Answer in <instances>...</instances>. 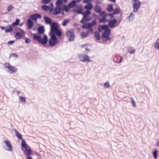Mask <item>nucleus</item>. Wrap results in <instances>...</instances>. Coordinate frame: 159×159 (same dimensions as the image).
Returning <instances> with one entry per match:
<instances>
[{"mask_svg": "<svg viewBox=\"0 0 159 159\" xmlns=\"http://www.w3.org/2000/svg\"><path fill=\"white\" fill-rule=\"evenodd\" d=\"M1 29L2 30H4L5 29V27H2V26L1 27Z\"/></svg>", "mask_w": 159, "mask_h": 159, "instance_id": "obj_62", "label": "nucleus"}, {"mask_svg": "<svg viewBox=\"0 0 159 159\" xmlns=\"http://www.w3.org/2000/svg\"><path fill=\"white\" fill-rule=\"evenodd\" d=\"M77 5V2L75 0H73L70 2L69 4L70 7L73 8L75 7Z\"/></svg>", "mask_w": 159, "mask_h": 159, "instance_id": "obj_18", "label": "nucleus"}, {"mask_svg": "<svg viewBox=\"0 0 159 159\" xmlns=\"http://www.w3.org/2000/svg\"><path fill=\"white\" fill-rule=\"evenodd\" d=\"M13 8L14 7H13V6L11 5H10L7 7V11H10L12 10Z\"/></svg>", "mask_w": 159, "mask_h": 159, "instance_id": "obj_40", "label": "nucleus"}, {"mask_svg": "<svg viewBox=\"0 0 159 159\" xmlns=\"http://www.w3.org/2000/svg\"><path fill=\"white\" fill-rule=\"evenodd\" d=\"M89 30L87 32V33H89H89L90 32L91 33V34H92L93 32V30L92 28H90L88 29Z\"/></svg>", "mask_w": 159, "mask_h": 159, "instance_id": "obj_45", "label": "nucleus"}, {"mask_svg": "<svg viewBox=\"0 0 159 159\" xmlns=\"http://www.w3.org/2000/svg\"><path fill=\"white\" fill-rule=\"evenodd\" d=\"M88 45V44H84L82 45H81V47L82 48H84L85 46H86Z\"/></svg>", "mask_w": 159, "mask_h": 159, "instance_id": "obj_57", "label": "nucleus"}, {"mask_svg": "<svg viewBox=\"0 0 159 159\" xmlns=\"http://www.w3.org/2000/svg\"><path fill=\"white\" fill-rule=\"evenodd\" d=\"M131 102L132 103V105L134 107H136V104L135 101L134 100L133 98H131Z\"/></svg>", "mask_w": 159, "mask_h": 159, "instance_id": "obj_46", "label": "nucleus"}, {"mask_svg": "<svg viewBox=\"0 0 159 159\" xmlns=\"http://www.w3.org/2000/svg\"><path fill=\"white\" fill-rule=\"evenodd\" d=\"M61 7L56 6L54 8H51L49 11V13L54 15H57L61 13Z\"/></svg>", "mask_w": 159, "mask_h": 159, "instance_id": "obj_7", "label": "nucleus"}, {"mask_svg": "<svg viewBox=\"0 0 159 159\" xmlns=\"http://www.w3.org/2000/svg\"><path fill=\"white\" fill-rule=\"evenodd\" d=\"M62 1L61 0H57L56 3V5L57 6L60 7L63 4Z\"/></svg>", "mask_w": 159, "mask_h": 159, "instance_id": "obj_32", "label": "nucleus"}, {"mask_svg": "<svg viewBox=\"0 0 159 159\" xmlns=\"http://www.w3.org/2000/svg\"><path fill=\"white\" fill-rule=\"evenodd\" d=\"M14 42V41H9L8 43V44H10V45H11Z\"/></svg>", "mask_w": 159, "mask_h": 159, "instance_id": "obj_51", "label": "nucleus"}, {"mask_svg": "<svg viewBox=\"0 0 159 159\" xmlns=\"http://www.w3.org/2000/svg\"><path fill=\"white\" fill-rule=\"evenodd\" d=\"M93 5L91 3L87 4L85 6L84 8L87 10H90L93 8Z\"/></svg>", "mask_w": 159, "mask_h": 159, "instance_id": "obj_25", "label": "nucleus"}, {"mask_svg": "<svg viewBox=\"0 0 159 159\" xmlns=\"http://www.w3.org/2000/svg\"><path fill=\"white\" fill-rule=\"evenodd\" d=\"M92 18V17L89 16L84 15L80 22L83 24H84L86 22L90 20Z\"/></svg>", "mask_w": 159, "mask_h": 159, "instance_id": "obj_12", "label": "nucleus"}, {"mask_svg": "<svg viewBox=\"0 0 159 159\" xmlns=\"http://www.w3.org/2000/svg\"><path fill=\"white\" fill-rule=\"evenodd\" d=\"M16 92L18 94H19L20 93V92L19 91H17Z\"/></svg>", "mask_w": 159, "mask_h": 159, "instance_id": "obj_64", "label": "nucleus"}, {"mask_svg": "<svg viewBox=\"0 0 159 159\" xmlns=\"http://www.w3.org/2000/svg\"><path fill=\"white\" fill-rule=\"evenodd\" d=\"M79 59L81 61L83 62H92V61L89 59V57L87 55L83 54L78 55Z\"/></svg>", "mask_w": 159, "mask_h": 159, "instance_id": "obj_8", "label": "nucleus"}, {"mask_svg": "<svg viewBox=\"0 0 159 159\" xmlns=\"http://www.w3.org/2000/svg\"><path fill=\"white\" fill-rule=\"evenodd\" d=\"M20 21V20L19 19H16V21L14 22H13L11 26H15L18 25H19Z\"/></svg>", "mask_w": 159, "mask_h": 159, "instance_id": "obj_30", "label": "nucleus"}, {"mask_svg": "<svg viewBox=\"0 0 159 159\" xmlns=\"http://www.w3.org/2000/svg\"><path fill=\"white\" fill-rule=\"evenodd\" d=\"M108 26L106 24L99 25L98 28V30L99 32H101L103 30L107 29Z\"/></svg>", "mask_w": 159, "mask_h": 159, "instance_id": "obj_15", "label": "nucleus"}, {"mask_svg": "<svg viewBox=\"0 0 159 159\" xmlns=\"http://www.w3.org/2000/svg\"><path fill=\"white\" fill-rule=\"evenodd\" d=\"M4 142L7 147V148L6 149V150L9 151H12L13 150V148L11 143L7 140L4 141Z\"/></svg>", "mask_w": 159, "mask_h": 159, "instance_id": "obj_13", "label": "nucleus"}, {"mask_svg": "<svg viewBox=\"0 0 159 159\" xmlns=\"http://www.w3.org/2000/svg\"><path fill=\"white\" fill-rule=\"evenodd\" d=\"M120 9L119 7H116L115 9H113L112 11V13L114 15L118 14L120 13Z\"/></svg>", "mask_w": 159, "mask_h": 159, "instance_id": "obj_22", "label": "nucleus"}, {"mask_svg": "<svg viewBox=\"0 0 159 159\" xmlns=\"http://www.w3.org/2000/svg\"><path fill=\"white\" fill-rule=\"evenodd\" d=\"M49 35L50 36V38L48 41V44L51 47H53L59 42L57 36L59 39H62L61 37L62 35V33L59 29H58L52 31H50Z\"/></svg>", "mask_w": 159, "mask_h": 159, "instance_id": "obj_2", "label": "nucleus"}, {"mask_svg": "<svg viewBox=\"0 0 159 159\" xmlns=\"http://www.w3.org/2000/svg\"><path fill=\"white\" fill-rule=\"evenodd\" d=\"M108 1L115 3L116 2V0H108Z\"/></svg>", "mask_w": 159, "mask_h": 159, "instance_id": "obj_59", "label": "nucleus"}, {"mask_svg": "<svg viewBox=\"0 0 159 159\" xmlns=\"http://www.w3.org/2000/svg\"><path fill=\"white\" fill-rule=\"evenodd\" d=\"M44 20L47 24L49 25L51 27L50 31H52L56 30L57 29H59L58 24L55 22H53L52 19L48 16H44Z\"/></svg>", "mask_w": 159, "mask_h": 159, "instance_id": "obj_5", "label": "nucleus"}, {"mask_svg": "<svg viewBox=\"0 0 159 159\" xmlns=\"http://www.w3.org/2000/svg\"><path fill=\"white\" fill-rule=\"evenodd\" d=\"M113 61L115 63H118V62L117 61V60H115V59L114 58H112V59Z\"/></svg>", "mask_w": 159, "mask_h": 159, "instance_id": "obj_56", "label": "nucleus"}, {"mask_svg": "<svg viewBox=\"0 0 159 159\" xmlns=\"http://www.w3.org/2000/svg\"><path fill=\"white\" fill-rule=\"evenodd\" d=\"M25 42L26 43H28L29 42V39L27 38H25Z\"/></svg>", "mask_w": 159, "mask_h": 159, "instance_id": "obj_52", "label": "nucleus"}, {"mask_svg": "<svg viewBox=\"0 0 159 159\" xmlns=\"http://www.w3.org/2000/svg\"><path fill=\"white\" fill-rule=\"evenodd\" d=\"M35 155H37V156H39V154H38L37 152L33 151L30 149V156H35Z\"/></svg>", "mask_w": 159, "mask_h": 159, "instance_id": "obj_39", "label": "nucleus"}, {"mask_svg": "<svg viewBox=\"0 0 159 159\" xmlns=\"http://www.w3.org/2000/svg\"><path fill=\"white\" fill-rule=\"evenodd\" d=\"M135 51V50L134 49L133 50H132L131 51L129 52L130 54H133L134 53Z\"/></svg>", "mask_w": 159, "mask_h": 159, "instance_id": "obj_50", "label": "nucleus"}, {"mask_svg": "<svg viewBox=\"0 0 159 159\" xmlns=\"http://www.w3.org/2000/svg\"><path fill=\"white\" fill-rule=\"evenodd\" d=\"M45 31L44 27L43 26H41L38 28V33L33 34V39L37 41L39 43L43 45H46L48 41V38L46 34H44L43 38L40 34H44Z\"/></svg>", "mask_w": 159, "mask_h": 159, "instance_id": "obj_1", "label": "nucleus"}, {"mask_svg": "<svg viewBox=\"0 0 159 159\" xmlns=\"http://www.w3.org/2000/svg\"><path fill=\"white\" fill-rule=\"evenodd\" d=\"M89 23H90L89 24L90 26L91 27H93L94 25H96L97 22L96 20H92L91 22Z\"/></svg>", "mask_w": 159, "mask_h": 159, "instance_id": "obj_34", "label": "nucleus"}, {"mask_svg": "<svg viewBox=\"0 0 159 159\" xmlns=\"http://www.w3.org/2000/svg\"><path fill=\"white\" fill-rule=\"evenodd\" d=\"M27 26H28V28L29 29H30V18L28 19V20Z\"/></svg>", "mask_w": 159, "mask_h": 159, "instance_id": "obj_49", "label": "nucleus"}, {"mask_svg": "<svg viewBox=\"0 0 159 159\" xmlns=\"http://www.w3.org/2000/svg\"><path fill=\"white\" fill-rule=\"evenodd\" d=\"M42 8L43 10H44L46 11H49L51 9L50 8L49 6L45 5V4L42 6Z\"/></svg>", "mask_w": 159, "mask_h": 159, "instance_id": "obj_23", "label": "nucleus"}, {"mask_svg": "<svg viewBox=\"0 0 159 159\" xmlns=\"http://www.w3.org/2000/svg\"><path fill=\"white\" fill-rule=\"evenodd\" d=\"M90 23H88L86 24H84L82 25V28L84 29H89L91 27L90 25Z\"/></svg>", "mask_w": 159, "mask_h": 159, "instance_id": "obj_31", "label": "nucleus"}, {"mask_svg": "<svg viewBox=\"0 0 159 159\" xmlns=\"http://www.w3.org/2000/svg\"><path fill=\"white\" fill-rule=\"evenodd\" d=\"M99 32L95 31L94 33V36L97 40H99L100 39V35Z\"/></svg>", "mask_w": 159, "mask_h": 159, "instance_id": "obj_20", "label": "nucleus"}, {"mask_svg": "<svg viewBox=\"0 0 159 159\" xmlns=\"http://www.w3.org/2000/svg\"><path fill=\"white\" fill-rule=\"evenodd\" d=\"M62 15H63L64 14V11H63L62 12L61 11V13Z\"/></svg>", "mask_w": 159, "mask_h": 159, "instance_id": "obj_63", "label": "nucleus"}, {"mask_svg": "<svg viewBox=\"0 0 159 159\" xmlns=\"http://www.w3.org/2000/svg\"><path fill=\"white\" fill-rule=\"evenodd\" d=\"M107 9V11L110 12H111L113 10V6L112 4L108 5Z\"/></svg>", "mask_w": 159, "mask_h": 159, "instance_id": "obj_26", "label": "nucleus"}, {"mask_svg": "<svg viewBox=\"0 0 159 159\" xmlns=\"http://www.w3.org/2000/svg\"><path fill=\"white\" fill-rule=\"evenodd\" d=\"M77 13L82 14L83 16H89V15L91 14V12L90 10L86 9V10L84 12H83L81 11H77Z\"/></svg>", "mask_w": 159, "mask_h": 159, "instance_id": "obj_16", "label": "nucleus"}, {"mask_svg": "<svg viewBox=\"0 0 159 159\" xmlns=\"http://www.w3.org/2000/svg\"><path fill=\"white\" fill-rule=\"evenodd\" d=\"M4 66L6 68L9 70L11 73H15L17 71V68L12 66L8 63H5Z\"/></svg>", "mask_w": 159, "mask_h": 159, "instance_id": "obj_10", "label": "nucleus"}, {"mask_svg": "<svg viewBox=\"0 0 159 159\" xmlns=\"http://www.w3.org/2000/svg\"><path fill=\"white\" fill-rule=\"evenodd\" d=\"M34 25V23L33 21L30 20V29H32Z\"/></svg>", "mask_w": 159, "mask_h": 159, "instance_id": "obj_48", "label": "nucleus"}, {"mask_svg": "<svg viewBox=\"0 0 159 159\" xmlns=\"http://www.w3.org/2000/svg\"><path fill=\"white\" fill-rule=\"evenodd\" d=\"M41 15L38 13H35L33 14L30 15V20L34 21H37L38 18L41 19Z\"/></svg>", "mask_w": 159, "mask_h": 159, "instance_id": "obj_11", "label": "nucleus"}, {"mask_svg": "<svg viewBox=\"0 0 159 159\" xmlns=\"http://www.w3.org/2000/svg\"><path fill=\"white\" fill-rule=\"evenodd\" d=\"M105 87L106 88H108L110 87L109 84L108 82H107L104 84Z\"/></svg>", "mask_w": 159, "mask_h": 159, "instance_id": "obj_42", "label": "nucleus"}, {"mask_svg": "<svg viewBox=\"0 0 159 159\" xmlns=\"http://www.w3.org/2000/svg\"><path fill=\"white\" fill-rule=\"evenodd\" d=\"M50 6L52 8H53V7H54V5L53 4V3H51L50 4Z\"/></svg>", "mask_w": 159, "mask_h": 159, "instance_id": "obj_55", "label": "nucleus"}, {"mask_svg": "<svg viewBox=\"0 0 159 159\" xmlns=\"http://www.w3.org/2000/svg\"><path fill=\"white\" fill-rule=\"evenodd\" d=\"M154 47L157 49H159V39L156 40L154 44Z\"/></svg>", "mask_w": 159, "mask_h": 159, "instance_id": "obj_29", "label": "nucleus"}, {"mask_svg": "<svg viewBox=\"0 0 159 159\" xmlns=\"http://www.w3.org/2000/svg\"><path fill=\"white\" fill-rule=\"evenodd\" d=\"M100 16L102 17L106 18L107 17V14L104 11H103L102 12H101L100 13Z\"/></svg>", "mask_w": 159, "mask_h": 159, "instance_id": "obj_36", "label": "nucleus"}, {"mask_svg": "<svg viewBox=\"0 0 159 159\" xmlns=\"http://www.w3.org/2000/svg\"><path fill=\"white\" fill-rule=\"evenodd\" d=\"M66 36L68 38V40L69 41H73L75 36L73 30L71 29L68 30L66 32Z\"/></svg>", "mask_w": 159, "mask_h": 159, "instance_id": "obj_6", "label": "nucleus"}, {"mask_svg": "<svg viewBox=\"0 0 159 159\" xmlns=\"http://www.w3.org/2000/svg\"><path fill=\"white\" fill-rule=\"evenodd\" d=\"M16 136L19 139H21V149L24 151L25 153L28 156L30 154V148L27 145L24 139H22V136L16 129L14 130Z\"/></svg>", "mask_w": 159, "mask_h": 159, "instance_id": "obj_3", "label": "nucleus"}, {"mask_svg": "<svg viewBox=\"0 0 159 159\" xmlns=\"http://www.w3.org/2000/svg\"><path fill=\"white\" fill-rule=\"evenodd\" d=\"M94 11L97 13H100L102 11V9L99 5H96L93 8Z\"/></svg>", "mask_w": 159, "mask_h": 159, "instance_id": "obj_17", "label": "nucleus"}, {"mask_svg": "<svg viewBox=\"0 0 159 159\" xmlns=\"http://www.w3.org/2000/svg\"><path fill=\"white\" fill-rule=\"evenodd\" d=\"M22 35V33L16 32L15 35V37L16 39H20L21 38Z\"/></svg>", "mask_w": 159, "mask_h": 159, "instance_id": "obj_19", "label": "nucleus"}, {"mask_svg": "<svg viewBox=\"0 0 159 159\" xmlns=\"http://www.w3.org/2000/svg\"><path fill=\"white\" fill-rule=\"evenodd\" d=\"M89 35V33H85L84 32H83L81 33V38L82 39H83L87 37Z\"/></svg>", "mask_w": 159, "mask_h": 159, "instance_id": "obj_33", "label": "nucleus"}, {"mask_svg": "<svg viewBox=\"0 0 159 159\" xmlns=\"http://www.w3.org/2000/svg\"><path fill=\"white\" fill-rule=\"evenodd\" d=\"M85 49L86 51H90V49L87 48H85Z\"/></svg>", "mask_w": 159, "mask_h": 159, "instance_id": "obj_58", "label": "nucleus"}, {"mask_svg": "<svg viewBox=\"0 0 159 159\" xmlns=\"http://www.w3.org/2000/svg\"><path fill=\"white\" fill-rule=\"evenodd\" d=\"M111 33V30L109 29L108 28L105 30L104 32H103L102 34V38L103 39V38H105L104 36L107 35H110Z\"/></svg>", "mask_w": 159, "mask_h": 159, "instance_id": "obj_14", "label": "nucleus"}, {"mask_svg": "<svg viewBox=\"0 0 159 159\" xmlns=\"http://www.w3.org/2000/svg\"><path fill=\"white\" fill-rule=\"evenodd\" d=\"M121 21V15L120 16H115L112 20H108V26L111 28H113L118 25Z\"/></svg>", "mask_w": 159, "mask_h": 159, "instance_id": "obj_4", "label": "nucleus"}, {"mask_svg": "<svg viewBox=\"0 0 159 159\" xmlns=\"http://www.w3.org/2000/svg\"><path fill=\"white\" fill-rule=\"evenodd\" d=\"M114 15L113 14V13L112 12V13H109L108 14H107V16H109L111 18H113L115 17L114 16Z\"/></svg>", "mask_w": 159, "mask_h": 159, "instance_id": "obj_43", "label": "nucleus"}, {"mask_svg": "<svg viewBox=\"0 0 159 159\" xmlns=\"http://www.w3.org/2000/svg\"><path fill=\"white\" fill-rule=\"evenodd\" d=\"M156 145L159 147V140L157 142Z\"/></svg>", "mask_w": 159, "mask_h": 159, "instance_id": "obj_60", "label": "nucleus"}, {"mask_svg": "<svg viewBox=\"0 0 159 159\" xmlns=\"http://www.w3.org/2000/svg\"><path fill=\"white\" fill-rule=\"evenodd\" d=\"M134 2H133V11L136 13L141 6L140 2L139 0H134Z\"/></svg>", "mask_w": 159, "mask_h": 159, "instance_id": "obj_9", "label": "nucleus"}, {"mask_svg": "<svg viewBox=\"0 0 159 159\" xmlns=\"http://www.w3.org/2000/svg\"><path fill=\"white\" fill-rule=\"evenodd\" d=\"M10 56L16 58H17L18 57V55L16 53H11V54Z\"/></svg>", "mask_w": 159, "mask_h": 159, "instance_id": "obj_47", "label": "nucleus"}, {"mask_svg": "<svg viewBox=\"0 0 159 159\" xmlns=\"http://www.w3.org/2000/svg\"><path fill=\"white\" fill-rule=\"evenodd\" d=\"M38 27H37L36 26L34 27L33 28H32V30L34 31H35L36 30H38Z\"/></svg>", "mask_w": 159, "mask_h": 159, "instance_id": "obj_53", "label": "nucleus"}, {"mask_svg": "<svg viewBox=\"0 0 159 159\" xmlns=\"http://www.w3.org/2000/svg\"><path fill=\"white\" fill-rule=\"evenodd\" d=\"M83 2L87 4L91 3V0H84Z\"/></svg>", "mask_w": 159, "mask_h": 159, "instance_id": "obj_44", "label": "nucleus"}, {"mask_svg": "<svg viewBox=\"0 0 159 159\" xmlns=\"http://www.w3.org/2000/svg\"><path fill=\"white\" fill-rule=\"evenodd\" d=\"M104 37H105L103 38V39L102 38V40L103 41H107L108 40H110L111 39L110 37H109V35H107Z\"/></svg>", "mask_w": 159, "mask_h": 159, "instance_id": "obj_37", "label": "nucleus"}, {"mask_svg": "<svg viewBox=\"0 0 159 159\" xmlns=\"http://www.w3.org/2000/svg\"><path fill=\"white\" fill-rule=\"evenodd\" d=\"M76 2L79 3L82 0H75Z\"/></svg>", "mask_w": 159, "mask_h": 159, "instance_id": "obj_61", "label": "nucleus"}, {"mask_svg": "<svg viewBox=\"0 0 159 159\" xmlns=\"http://www.w3.org/2000/svg\"><path fill=\"white\" fill-rule=\"evenodd\" d=\"M70 8H71V7H70L69 6H67L66 5H63V9L65 10L66 12H68L69 11Z\"/></svg>", "mask_w": 159, "mask_h": 159, "instance_id": "obj_24", "label": "nucleus"}, {"mask_svg": "<svg viewBox=\"0 0 159 159\" xmlns=\"http://www.w3.org/2000/svg\"><path fill=\"white\" fill-rule=\"evenodd\" d=\"M70 21V20L69 19H66L63 21L62 25L63 26H66Z\"/></svg>", "mask_w": 159, "mask_h": 159, "instance_id": "obj_27", "label": "nucleus"}, {"mask_svg": "<svg viewBox=\"0 0 159 159\" xmlns=\"http://www.w3.org/2000/svg\"><path fill=\"white\" fill-rule=\"evenodd\" d=\"M12 28L11 25H8L7 26L6 29L5 30L6 32H10L12 30Z\"/></svg>", "mask_w": 159, "mask_h": 159, "instance_id": "obj_35", "label": "nucleus"}, {"mask_svg": "<svg viewBox=\"0 0 159 159\" xmlns=\"http://www.w3.org/2000/svg\"><path fill=\"white\" fill-rule=\"evenodd\" d=\"M123 58L122 57H120V60L118 62V63H120L122 61Z\"/></svg>", "mask_w": 159, "mask_h": 159, "instance_id": "obj_54", "label": "nucleus"}, {"mask_svg": "<svg viewBox=\"0 0 159 159\" xmlns=\"http://www.w3.org/2000/svg\"><path fill=\"white\" fill-rule=\"evenodd\" d=\"M153 156L155 159H157V151L156 149H154V150L152 152Z\"/></svg>", "mask_w": 159, "mask_h": 159, "instance_id": "obj_28", "label": "nucleus"}, {"mask_svg": "<svg viewBox=\"0 0 159 159\" xmlns=\"http://www.w3.org/2000/svg\"><path fill=\"white\" fill-rule=\"evenodd\" d=\"M134 14L132 13H131L129 16L128 18L129 19V21H132L133 20V18H134Z\"/></svg>", "mask_w": 159, "mask_h": 159, "instance_id": "obj_38", "label": "nucleus"}, {"mask_svg": "<svg viewBox=\"0 0 159 159\" xmlns=\"http://www.w3.org/2000/svg\"><path fill=\"white\" fill-rule=\"evenodd\" d=\"M108 19H106V18L102 17L99 18L98 21L99 23H105L106 22H108Z\"/></svg>", "mask_w": 159, "mask_h": 159, "instance_id": "obj_21", "label": "nucleus"}, {"mask_svg": "<svg viewBox=\"0 0 159 159\" xmlns=\"http://www.w3.org/2000/svg\"><path fill=\"white\" fill-rule=\"evenodd\" d=\"M19 101L21 102H25V98L22 97H20Z\"/></svg>", "mask_w": 159, "mask_h": 159, "instance_id": "obj_41", "label": "nucleus"}]
</instances>
